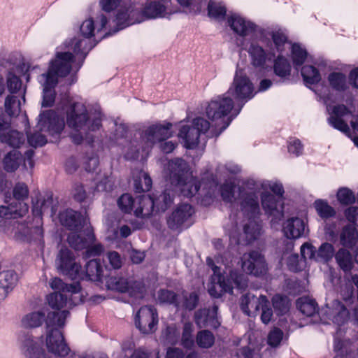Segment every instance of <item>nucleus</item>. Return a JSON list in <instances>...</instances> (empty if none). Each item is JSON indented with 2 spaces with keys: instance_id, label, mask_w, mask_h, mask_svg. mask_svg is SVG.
I'll use <instances>...</instances> for the list:
<instances>
[{
  "instance_id": "412c9836",
  "label": "nucleus",
  "mask_w": 358,
  "mask_h": 358,
  "mask_svg": "<svg viewBox=\"0 0 358 358\" xmlns=\"http://www.w3.org/2000/svg\"><path fill=\"white\" fill-rule=\"evenodd\" d=\"M20 347L23 355L27 358H43L44 353L41 342L31 335H22L20 338Z\"/></svg>"
},
{
  "instance_id": "6e6d98bb",
  "label": "nucleus",
  "mask_w": 358,
  "mask_h": 358,
  "mask_svg": "<svg viewBox=\"0 0 358 358\" xmlns=\"http://www.w3.org/2000/svg\"><path fill=\"white\" fill-rule=\"evenodd\" d=\"M307 57L306 50L302 48L298 44H294L292 46V58L294 65L297 66H301L305 61Z\"/></svg>"
},
{
  "instance_id": "4c0bfd02",
  "label": "nucleus",
  "mask_w": 358,
  "mask_h": 358,
  "mask_svg": "<svg viewBox=\"0 0 358 358\" xmlns=\"http://www.w3.org/2000/svg\"><path fill=\"white\" fill-rule=\"evenodd\" d=\"M45 311H34L24 315L22 319V325L24 328H36L45 321Z\"/></svg>"
},
{
  "instance_id": "5701e85b",
  "label": "nucleus",
  "mask_w": 358,
  "mask_h": 358,
  "mask_svg": "<svg viewBox=\"0 0 358 358\" xmlns=\"http://www.w3.org/2000/svg\"><path fill=\"white\" fill-rule=\"evenodd\" d=\"M50 287L52 289L58 291L57 293H64L73 296L75 301H73L74 304H78L83 301V294L80 292V286L78 283H73L67 285L65 284L61 279L55 278L50 281Z\"/></svg>"
},
{
  "instance_id": "4d7b16f0",
  "label": "nucleus",
  "mask_w": 358,
  "mask_h": 358,
  "mask_svg": "<svg viewBox=\"0 0 358 358\" xmlns=\"http://www.w3.org/2000/svg\"><path fill=\"white\" fill-rule=\"evenodd\" d=\"M157 300L160 303L175 304V306L178 307L180 306L178 301L177 295L173 292L167 289H161L159 291Z\"/></svg>"
},
{
  "instance_id": "a19ab883",
  "label": "nucleus",
  "mask_w": 358,
  "mask_h": 358,
  "mask_svg": "<svg viewBox=\"0 0 358 358\" xmlns=\"http://www.w3.org/2000/svg\"><path fill=\"white\" fill-rule=\"evenodd\" d=\"M334 255H335V250L333 245L324 243L316 250V262L326 264L332 259Z\"/></svg>"
},
{
  "instance_id": "6e6552de",
  "label": "nucleus",
  "mask_w": 358,
  "mask_h": 358,
  "mask_svg": "<svg viewBox=\"0 0 358 358\" xmlns=\"http://www.w3.org/2000/svg\"><path fill=\"white\" fill-rule=\"evenodd\" d=\"M210 122L203 117H199L189 123L182 124L178 132V137L183 140L184 146L188 149L196 148L200 139L206 137L217 136L211 134Z\"/></svg>"
},
{
  "instance_id": "69168bd1",
  "label": "nucleus",
  "mask_w": 358,
  "mask_h": 358,
  "mask_svg": "<svg viewBox=\"0 0 358 358\" xmlns=\"http://www.w3.org/2000/svg\"><path fill=\"white\" fill-rule=\"evenodd\" d=\"M287 266L291 271L294 272L299 271L303 269L305 263L301 259H299L297 254H292L287 259Z\"/></svg>"
},
{
  "instance_id": "0eeeda50",
  "label": "nucleus",
  "mask_w": 358,
  "mask_h": 358,
  "mask_svg": "<svg viewBox=\"0 0 358 358\" xmlns=\"http://www.w3.org/2000/svg\"><path fill=\"white\" fill-rule=\"evenodd\" d=\"M169 179L186 197H192L199 189V184L196 179L189 172V167L186 162L182 159H176L169 162L168 164Z\"/></svg>"
},
{
  "instance_id": "393cba45",
  "label": "nucleus",
  "mask_w": 358,
  "mask_h": 358,
  "mask_svg": "<svg viewBox=\"0 0 358 358\" xmlns=\"http://www.w3.org/2000/svg\"><path fill=\"white\" fill-rule=\"evenodd\" d=\"M164 3L161 1L147 0L142 10L143 15L149 19L169 16L172 12L167 8Z\"/></svg>"
},
{
  "instance_id": "5fc2aeb1",
  "label": "nucleus",
  "mask_w": 358,
  "mask_h": 358,
  "mask_svg": "<svg viewBox=\"0 0 358 358\" xmlns=\"http://www.w3.org/2000/svg\"><path fill=\"white\" fill-rule=\"evenodd\" d=\"M314 206L318 215L322 218H329L335 214L334 208L322 200L315 201Z\"/></svg>"
},
{
  "instance_id": "423d86ee",
  "label": "nucleus",
  "mask_w": 358,
  "mask_h": 358,
  "mask_svg": "<svg viewBox=\"0 0 358 358\" xmlns=\"http://www.w3.org/2000/svg\"><path fill=\"white\" fill-rule=\"evenodd\" d=\"M68 315L69 311L66 310L49 313L45 320L48 329L45 339L46 348L49 352L56 356L65 357L70 352V348L65 343L62 333L55 327L64 326Z\"/></svg>"
},
{
  "instance_id": "09e8293b",
  "label": "nucleus",
  "mask_w": 358,
  "mask_h": 358,
  "mask_svg": "<svg viewBox=\"0 0 358 358\" xmlns=\"http://www.w3.org/2000/svg\"><path fill=\"white\" fill-rule=\"evenodd\" d=\"M274 72L280 77L285 78L290 74L291 66L286 58L279 56L275 61Z\"/></svg>"
},
{
  "instance_id": "49530a36",
  "label": "nucleus",
  "mask_w": 358,
  "mask_h": 358,
  "mask_svg": "<svg viewBox=\"0 0 358 358\" xmlns=\"http://www.w3.org/2000/svg\"><path fill=\"white\" fill-rule=\"evenodd\" d=\"M17 275L13 271H7L0 279V287L6 293L12 290L17 282Z\"/></svg>"
},
{
  "instance_id": "de8ad7c7",
  "label": "nucleus",
  "mask_w": 358,
  "mask_h": 358,
  "mask_svg": "<svg viewBox=\"0 0 358 358\" xmlns=\"http://www.w3.org/2000/svg\"><path fill=\"white\" fill-rule=\"evenodd\" d=\"M196 343L201 348H210L215 343L214 335L208 330H201L196 334Z\"/></svg>"
},
{
  "instance_id": "7c9ffc66",
  "label": "nucleus",
  "mask_w": 358,
  "mask_h": 358,
  "mask_svg": "<svg viewBox=\"0 0 358 358\" xmlns=\"http://www.w3.org/2000/svg\"><path fill=\"white\" fill-rule=\"evenodd\" d=\"M282 231L287 238H298L304 233L305 223L299 217H292L285 222Z\"/></svg>"
},
{
  "instance_id": "3c124183",
  "label": "nucleus",
  "mask_w": 358,
  "mask_h": 358,
  "mask_svg": "<svg viewBox=\"0 0 358 358\" xmlns=\"http://www.w3.org/2000/svg\"><path fill=\"white\" fill-rule=\"evenodd\" d=\"M301 75L304 81L308 84L318 83L321 79L318 70L313 66H304L301 69Z\"/></svg>"
},
{
  "instance_id": "e2e57ef3",
  "label": "nucleus",
  "mask_w": 358,
  "mask_h": 358,
  "mask_svg": "<svg viewBox=\"0 0 358 358\" xmlns=\"http://www.w3.org/2000/svg\"><path fill=\"white\" fill-rule=\"evenodd\" d=\"M353 287L351 285H345L342 287L341 291V294L343 301L345 303V306L353 309L355 313H357V308H354L352 307V304L354 303V297H353Z\"/></svg>"
},
{
  "instance_id": "473e14b6",
  "label": "nucleus",
  "mask_w": 358,
  "mask_h": 358,
  "mask_svg": "<svg viewBox=\"0 0 358 358\" xmlns=\"http://www.w3.org/2000/svg\"><path fill=\"white\" fill-rule=\"evenodd\" d=\"M19 208L15 207L13 204L9 206H0V217L5 219L15 218L23 217L27 214L29 210L28 205L26 203L20 202Z\"/></svg>"
},
{
  "instance_id": "774afa93",
  "label": "nucleus",
  "mask_w": 358,
  "mask_h": 358,
  "mask_svg": "<svg viewBox=\"0 0 358 358\" xmlns=\"http://www.w3.org/2000/svg\"><path fill=\"white\" fill-rule=\"evenodd\" d=\"M283 332L278 328H274L268 335V344L271 347H277L280 343Z\"/></svg>"
},
{
  "instance_id": "79ce46f5",
  "label": "nucleus",
  "mask_w": 358,
  "mask_h": 358,
  "mask_svg": "<svg viewBox=\"0 0 358 358\" xmlns=\"http://www.w3.org/2000/svg\"><path fill=\"white\" fill-rule=\"evenodd\" d=\"M43 236V229L40 227L34 228L24 227L22 231L18 234V238L23 241L30 242L31 241H41Z\"/></svg>"
},
{
  "instance_id": "58836bf2",
  "label": "nucleus",
  "mask_w": 358,
  "mask_h": 358,
  "mask_svg": "<svg viewBox=\"0 0 358 358\" xmlns=\"http://www.w3.org/2000/svg\"><path fill=\"white\" fill-rule=\"evenodd\" d=\"M22 159L21 153L16 150H13L4 157L3 159V169L7 172H13L19 168Z\"/></svg>"
},
{
  "instance_id": "603ef678",
  "label": "nucleus",
  "mask_w": 358,
  "mask_h": 358,
  "mask_svg": "<svg viewBox=\"0 0 358 358\" xmlns=\"http://www.w3.org/2000/svg\"><path fill=\"white\" fill-rule=\"evenodd\" d=\"M180 331L175 324L168 326L162 334L164 342L170 344H175L178 341Z\"/></svg>"
},
{
  "instance_id": "c85d7f7f",
  "label": "nucleus",
  "mask_w": 358,
  "mask_h": 358,
  "mask_svg": "<svg viewBox=\"0 0 358 358\" xmlns=\"http://www.w3.org/2000/svg\"><path fill=\"white\" fill-rule=\"evenodd\" d=\"M59 220L62 225L67 227L71 231L85 227V221L81 219V216L77 212L72 210H66L59 214Z\"/></svg>"
},
{
  "instance_id": "f257e3e1",
  "label": "nucleus",
  "mask_w": 358,
  "mask_h": 358,
  "mask_svg": "<svg viewBox=\"0 0 358 358\" xmlns=\"http://www.w3.org/2000/svg\"><path fill=\"white\" fill-rule=\"evenodd\" d=\"M223 200L231 203L239 201L241 210L248 217V223L243 227V233L237 239L238 244L248 245L257 239L260 234L261 227L255 220L259 213V207L257 195L254 192L246 191L245 187H241L234 182H227L221 187Z\"/></svg>"
},
{
  "instance_id": "8fccbe9b",
  "label": "nucleus",
  "mask_w": 358,
  "mask_h": 358,
  "mask_svg": "<svg viewBox=\"0 0 358 358\" xmlns=\"http://www.w3.org/2000/svg\"><path fill=\"white\" fill-rule=\"evenodd\" d=\"M193 330L194 327L192 323H185L181 338V345L185 348L192 349L194 346V341L192 338Z\"/></svg>"
},
{
  "instance_id": "bb28decb",
  "label": "nucleus",
  "mask_w": 358,
  "mask_h": 358,
  "mask_svg": "<svg viewBox=\"0 0 358 358\" xmlns=\"http://www.w3.org/2000/svg\"><path fill=\"white\" fill-rule=\"evenodd\" d=\"M228 25L237 34L243 36L252 34L255 30V25L237 14L230 15L227 19Z\"/></svg>"
},
{
  "instance_id": "c03bdc74",
  "label": "nucleus",
  "mask_w": 358,
  "mask_h": 358,
  "mask_svg": "<svg viewBox=\"0 0 358 358\" xmlns=\"http://www.w3.org/2000/svg\"><path fill=\"white\" fill-rule=\"evenodd\" d=\"M296 306L299 310L305 315L310 317L317 311L316 302L307 297H302L297 300Z\"/></svg>"
},
{
  "instance_id": "f3484780",
  "label": "nucleus",
  "mask_w": 358,
  "mask_h": 358,
  "mask_svg": "<svg viewBox=\"0 0 358 358\" xmlns=\"http://www.w3.org/2000/svg\"><path fill=\"white\" fill-rule=\"evenodd\" d=\"M95 236L90 224H86L85 227L71 231L68 235V242L75 250L85 249L90 244L94 243Z\"/></svg>"
},
{
  "instance_id": "bf43d9fd",
  "label": "nucleus",
  "mask_w": 358,
  "mask_h": 358,
  "mask_svg": "<svg viewBox=\"0 0 358 358\" xmlns=\"http://www.w3.org/2000/svg\"><path fill=\"white\" fill-rule=\"evenodd\" d=\"M29 193L28 186L22 182L16 183L13 189V196L16 200L19 201V203H24V200L28 198Z\"/></svg>"
},
{
  "instance_id": "f03ea898",
  "label": "nucleus",
  "mask_w": 358,
  "mask_h": 358,
  "mask_svg": "<svg viewBox=\"0 0 358 358\" xmlns=\"http://www.w3.org/2000/svg\"><path fill=\"white\" fill-rule=\"evenodd\" d=\"M63 104L66 108V124L76 131L71 134L73 142L80 144L85 140L88 143H92L93 137L90 133L100 128V114L89 115L83 103L73 102L66 94L63 99Z\"/></svg>"
},
{
  "instance_id": "dca6fc26",
  "label": "nucleus",
  "mask_w": 358,
  "mask_h": 358,
  "mask_svg": "<svg viewBox=\"0 0 358 358\" xmlns=\"http://www.w3.org/2000/svg\"><path fill=\"white\" fill-rule=\"evenodd\" d=\"M64 121L52 110H48L39 116L38 127L41 131L48 132L52 136L59 135L64 128Z\"/></svg>"
},
{
  "instance_id": "0e129e2a",
  "label": "nucleus",
  "mask_w": 358,
  "mask_h": 358,
  "mask_svg": "<svg viewBox=\"0 0 358 358\" xmlns=\"http://www.w3.org/2000/svg\"><path fill=\"white\" fill-rule=\"evenodd\" d=\"M301 255L304 261L307 259L316 262V248L309 243H305L301 246Z\"/></svg>"
},
{
  "instance_id": "f8f14e48",
  "label": "nucleus",
  "mask_w": 358,
  "mask_h": 358,
  "mask_svg": "<svg viewBox=\"0 0 358 358\" xmlns=\"http://www.w3.org/2000/svg\"><path fill=\"white\" fill-rule=\"evenodd\" d=\"M171 128L172 124L169 122L152 124L143 131L141 135V140L147 148H152L154 144L171 137Z\"/></svg>"
},
{
  "instance_id": "2eb2a0df",
  "label": "nucleus",
  "mask_w": 358,
  "mask_h": 358,
  "mask_svg": "<svg viewBox=\"0 0 358 358\" xmlns=\"http://www.w3.org/2000/svg\"><path fill=\"white\" fill-rule=\"evenodd\" d=\"M135 324L143 334L154 332L158 324V315L156 309L151 306L141 307L136 313Z\"/></svg>"
},
{
  "instance_id": "b1692460",
  "label": "nucleus",
  "mask_w": 358,
  "mask_h": 358,
  "mask_svg": "<svg viewBox=\"0 0 358 358\" xmlns=\"http://www.w3.org/2000/svg\"><path fill=\"white\" fill-rule=\"evenodd\" d=\"M262 205L265 212L274 217L275 222L283 217V205L281 198L275 199L271 194L264 193L262 196Z\"/></svg>"
},
{
  "instance_id": "c756f323",
  "label": "nucleus",
  "mask_w": 358,
  "mask_h": 358,
  "mask_svg": "<svg viewBox=\"0 0 358 358\" xmlns=\"http://www.w3.org/2000/svg\"><path fill=\"white\" fill-rule=\"evenodd\" d=\"M0 139L14 148L20 147L24 142L23 134L11 129L8 124H0Z\"/></svg>"
},
{
  "instance_id": "a18cd8bd",
  "label": "nucleus",
  "mask_w": 358,
  "mask_h": 358,
  "mask_svg": "<svg viewBox=\"0 0 358 358\" xmlns=\"http://www.w3.org/2000/svg\"><path fill=\"white\" fill-rule=\"evenodd\" d=\"M248 52L252 58V63L255 66H262L266 62V54L259 45L252 43Z\"/></svg>"
},
{
  "instance_id": "864d4df0",
  "label": "nucleus",
  "mask_w": 358,
  "mask_h": 358,
  "mask_svg": "<svg viewBox=\"0 0 358 358\" xmlns=\"http://www.w3.org/2000/svg\"><path fill=\"white\" fill-rule=\"evenodd\" d=\"M331 86L338 91L344 90L346 87V78L341 73L334 72L329 76Z\"/></svg>"
},
{
  "instance_id": "338daca9",
  "label": "nucleus",
  "mask_w": 358,
  "mask_h": 358,
  "mask_svg": "<svg viewBox=\"0 0 358 358\" xmlns=\"http://www.w3.org/2000/svg\"><path fill=\"white\" fill-rule=\"evenodd\" d=\"M106 259L114 269H119L123 264V259L120 254L116 251H110L106 254Z\"/></svg>"
},
{
  "instance_id": "1a4fd4ad",
  "label": "nucleus",
  "mask_w": 358,
  "mask_h": 358,
  "mask_svg": "<svg viewBox=\"0 0 358 358\" xmlns=\"http://www.w3.org/2000/svg\"><path fill=\"white\" fill-rule=\"evenodd\" d=\"M173 198L169 193L164 192L154 199L150 196H141L135 203L134 212L136 217H146L152 215L154 208L158 211H164L172 202Z\"/></svg>"
},
{
  "instance_id": "ea45409f",
  "label": "nucleus",
  "mask_w": 358,
  "mask_h": 358,
  "mask_svg": "<svg viewBox=\"0 0 358 358\" xmlns=\"http://www.w3.org/2000/svg\"><path fill=\"white\" fill-rule=\"evenodd\" d=\"M208 15L217 20L224 18L227 13L225 5L219 0H210L208 6Z\"/></svg>"
},
{
  "instance_id": "cd10ccee",
  "label": "nucleus",
  "mask_w": 358,
  "mask_h": 358,
  "mask_svg": "<svg viewBox=\"0 0 358 358\" xmlns=\"http://www.w3.org/2000/svg\"><path fill=\"white\" fill-rule=\"evenodd\" d=\"M267 302V298L261 295L259 297L252 294H247L241 299V307L242 310L248 316H255L260 308Z\"/></svg>"
},
{
  "instance_id": "c9c22d12",
  "label": "nucleus",
  "mask_w": 358,
  "mask_h": 358,
  "mask_svg": "<svg viewBox=\"0 0 358 358\" xmlns=\"http://www.w3.org/2000/svg\"><path fill=\"white\" fill-rule=\"evenodd\" d=\"M335 259L341 269L344 272H350L354 265L351 253L345 248H340L335 253Z\"/></svg>"
},
{
  "instance_id": "20e7f679",
  "label": "nucleus",
  "mask_w": 358,
  "mask_h": 358,
  "mask_svg": "<svg viewBox=\"0 0 358 358\" xmlns=\"http://www.w3.org/2000/svg\"><path fill=\"white\" fill-rule=\"evenodd\" d=\"M206 262L213 271V284L208 288L209 294L213 297L219 298L222 292L232 293L234 287L238 289H244L247 287L246 277L231 269V266L229 263L222 260V265L217 266L210 257L207 258Z\"/></svg>"
},
{
  "instance_id": "a211bd4d",
  "label": "nucleus",
  "mask_w": 358,
  "mask_h": 358,
  "mask_svg": "<svg viewBox=\"0 0 358 358\" xmlns=\"http://www.w3.org/2000/svg\"><path fill=\"white\" fill-rule=\"evenodd\" d=\"M80 32L84 38H76L72 40L70 44V48L73 50L76 55L81 53L85 55L87 52L90 50V48L88 46V38L94 36V24L92 19H87L82 23Z\"/></svg>"
},
{
  "instance_id": "9b49d317",
  "label": "nucleus",
  "mask_w": 358,
  "mask_h": 358,
  "mask_svg": "<svg viewBox=\"0 0 358 358\" xmlns=\"http://www.w3.org/2000/svg\"><path fill=\"white\" fill-rule=\"evenodd\" d=\"M241 266L245 273L256 277L263 276L268 271L264 255L255 250L243 255L241 258Z\"/></svg>"
},
{
  "instance_id": "39448f33",
  "label": "nucleus",
  "mask_w": 358,
  "mask_h": 358,
  "mask_svg": "<svg viewBox=\"0 0 358 358\" xmlns=\"http://www.w3.org/2000/svg\"><path fill=\"white\" fill-rule=\"evenodd\" d=\"M234 102L227 93L213 98L206 108V114L211 121L213 135H220L230 124V114Z\"/></svg>"
},
{
  "instance_id": "9d476101",
  "label": "nucleus",
  "mask_w": 358,
  "mask_h": 358,
  "mask_svg": "<svg viewBox=\"0 0 358 358\" xmlns=\"http://www.w3.org/2000/svg\"><path fill=\"white\" fill-rule=\"evenodd\" d=\"M226 93L230 97L234 96L236 99L245 101L251 99L255 94L252 82L241 70L236 71L233 82Z\"/></svg>"
},
{
  "instance_id": "37998d69",
  "label": "nucleus",
  "mask_w": 358,
  "mask_h": 358,
  "mask_svg": "<svg viewBox=\"0 0 358 358\" xmlns=\"http://www.w3.org/2000/svg\"><path fill=\"white\" fill-rule=\"evenodd\" d=\"M103 273L101 264L97 259L90 260L85 266V274L90 280H99Z\"/></svg>"
},
{
  "instance_id": "13d9d810",
  "label": "nucleus",
  "mask_w": 358,
  "mask_h": 358,
  "mask_svg": "<svg viewBox=\"0 0 358 358\" xmlns=\"http://www.w3.org/2000/svg\"><path fill=\"white\" fill-rule=\"evenodd\" d=\"M20 103L14 96H8L5 100L6 113L10 116H15L20 112Z\"/></svg>"
},
{
  "instance_id": "a878e982",
  "label": "nucleus",
  "mask_w": 358,
  "mask_h": 358,
  "mask_svg": "<svg viewBox=\"0 0 358 358\" xmlns=\"http://www.w3.org/2000/svg\"><path fill=\"white\" fill-rule=\"evenodd\" d=\"M217 306L211 309H201L195 313V322L199 328L211 327L217 328L220 325L217 317Z\"/></svg>"
},
{
  "instance_id": "ddd939ff",
  "label": "nucleus",
  "mask_w": 358,
  "mask_h": 358,
  "mask_svg": "<svg viewBox=\"0 0 358 358\" xmlns=\"http://www.w3.org/2000/svg\"><path fill=\"white\" fill-rule=\"evenodd\" d=\"M59 271L73 280L83 278L81 266L75 262L71 251L66 248H62L56 259Z\"/></svg>"
},
{
  "instance_id": "2f4dec72",
  "label": "nucleus",
  "mask_w": 358,
  "mask_h": 358,
  "mask_svg": "<svg viewBox=\"0 0 358 358\" xmlns=\"http://www.w3.org/2000/svg\"><path fill=\"white\" fill-rule=\"evenodd\" d=\"M47 300L49 306L56 310L76 305L73 303V301H75L73 296H71L69 294L55 292L48 295Z\"/></svg>"
},
{
  "instance_id": "4468645a",
  "label": "nucleus",
  "mask_w": 358,
  "mask_h": 358,
  "mask_svg": "<svg viewBox=\"0 0 358 358\" xmlns=\"http://www.w3.org/2000/svg\"><path fill=\"white\" fill-rule=\"evenodd\" d=\"M108 289L120 292H127L130 296L141 297L145 291V286L141 281L113 276L106 281Z\"/></svg>"
},
{
  "instance_id": "aec40b11",
  "label": "nucleus",
  "mask_w": 358,
  "mask_h": 358,
  "mask_svg": "<svg viewBox=\"0 0 358 358\" xmlns=\"http://www.w3.org/2000/svg\"><path fill=\"white\" fill-rule=\"evenodd\" d=\"M99 6L103 10L107 13L118 9L116 21L117 24L120 26V29L131 24L129 22V10L123 5L122 0H99Z\"/></svg>"
},
{
  "instance_id": "f704fd0d",
  "label": "nucleus",
  "mask_w": 358,
  "mask_h": 358,
  "mask_svg": "<svg viewBox=\"0 0 358 358\" xmlns=\"http://www.w3.org/2000/svg\"><path fill=\"white\" fill-rule=\"evenodd\" d=\"M349 308H350L342 304L340 301H334L331 310L333 322L339 326L347 322L349 319Z\"/></svg>"
},
{
  "instance_id": "680f3d73",
  "label": "nucleus",
  "mask_w": 358,
  "mask_h": 358,
  "mask_svg": "<svg viewBox=\"0 0 358 358\" xmlns=\"http://www.w3.org/2000/svg\"><path fill=\"white\" fill-rule=\"evenodd\" d=\"M338 200L344 205L351 204L355 201L353 192L348 188L343 187L337 192Z\"/></svg>"
},
{
  "instance_id": "e433bc0d",
  "label": "nucleus",
  "mask_w": 358,
  "mask_h": 358,
  "mask_svg": "<svg viewBox=\"0 0 358 358\" xmlns=\"http://www.w3.org/2000/svg\"><path fill=\"white\" fill-rule=\"evenodd\" d=\"M340 241L345 248H352L358 241V231L351 225L345 226L340 235Z\"/></svg>"
},
{
  "instance_id": "052dcab7",
  "label": "nucleus",
  "mask_w": 358,
  "mask_h": 358,
  "mask_svg": "<svg viewBox=\"0 0 358 358\" xmlns=\"http://www.w3.org/2000/svg\"><path fill=\"white\" fill-rule=\"evenodd\" d=\"M135 203L129 194H122L117 201L119 208L124 213H130L134 208Z\"/></svg>"
},
{
  "instance_id": "72a5a7b5",
  "label": "nucleus",
  "mask_w": 358,
  "mask_h": 358,
  "mask_svg": "<svg viewBox=\"0 0 358 358\" xmlns=\"http://www.w3.org/2000/svg\"><path fill=\"white\" fill-rule=\"evenodd\" d=\"M134 187L136 192H147L152 187V181L150 176L142 170H136L133 172Z\"/></svg>"
},
{
  "instance_id": "6ab92c4d",
  "label": "nucleus",
  "mask_w": 358,
  "mask_h": 358,
  "mask_svg": "<svg viewBox=\"0 0 358 358\" xmlns=\"http://www.w3.org/2000/svg\"><path fill=\"white\" fill-rule=\"evenodd\" d=\"M329 112V117L328 122L336 129H338L350 136V129L347 124V120L351 116L350 112L344 105H338L332 108L330 112V108H327Z\"/></svg>"
},
{
  "instance_id": "4be33fe9",
  "label": "nucleus",
  "mask_w": 358,
  "mask_h": 358,
  "mask_svg": "<svg viewBox=\"0 0 358 358\" xmlns=\"http://www.w3.org/2000/svg\"><path fill=\"white\" fill-rule=\"evenodd\" d=\"M193 213V208L189 204L182 203L180 205L169 218V227L173 229H178L182 225L185 227H189L190 225L189 219Z\"/></svg>"
},
{
  "instance_id": "7ed1b4c3",
  "label": "nucleus",
  "mask_w": 358,
  "mask_h": 358,
  "mask_svg": "<svg viewBox=\"0 0 358 358\" xmlns=\"http://www.w3.org/2000/svg\"><path fill=\"white\" fill-rule=\"evenodd\" d=\"M73 56L69 52H57L55 59L50 63L48 71L38 78L39 83L43 87V107L51 106L55 98L54 87L59 77L67 76L73 67Z\"/></svg>"
}]
</instances>
